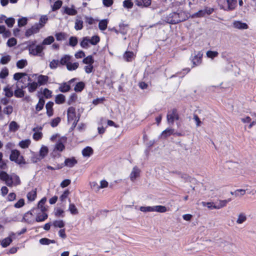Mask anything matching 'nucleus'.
<instances>
[{"label": "nucleus", "mask_w": 256, "mask_h": 256, "mask_svg": "<svg viewBox=\"0 0 256 256\" xmlns=\"http://www.w3.org/2000/svg\"><path fill=\"white\" fill-rule=\"evenodd\" d=\"M187 18L186 14L182 10H178L176 12H172L166 16H164V20L166 22L172 24L185 21Z\"/></svg>", "instance_id": "nucleus-1"}, {"label": "nucleus", "mask_w": 256, "mask_h": 256, "mask_svg": "<svg viewBox=\"0 0 256 256\" xmlns=\"http://www.w3.org/2000/svg\"><path fill=\"white\" fill-rule=\"evenodd\" d=\"M230 201L228 200H220L216 202L217 208H220L226 206V204Z\"/></svg>", "instance_id": "nucleus-60"}, {"label": "nucleus", "mask_w": 256, "mask_h": 256, "mask_svg": "<svg viewBox=\"0 0 256 256\" xmlns=\"http://www.w3.org/2000/svg\"><path fill=\"white\" fill-rule=\"evenodd\" d=\"M40 243L42 245H48L50 244L56 243V241L54 240H51L47 238H42L40 239Z\"/></svg>", "instance_id": "nucleus-34"}, {"label": "nucleus", "mask_w": 256, "mask_h": 256, "mask_svg": "<svg viewBox=\"0 0 256 256\" xmlns=\"http://www.w3.org/2000/svg\"><path fill=\"white\" fill-rule=\"evenodd\" d=\"M108 25V21L106 20H100L98 24L99 28L102 30H106Z\"/></svg>", "instance_id": "nucleus-42"}, {"label": "nucleus", "mask_w": 256, "mask_h": 256, "mask_svg": "<svg viewBox=\"0 0 256 256\" xmlns=\"http://www.w3.org/2000/svg\"><path fill=\"white\" fill-rule=\"evenodd\" d=\"M167 120L169 124H174V120H178L179 116L175 108L169 110L167 114Z\"/></svg>", "instance_id": "nucleus-5"}, {"label": "nucleus", "mask_w": 256, "mask_h": 256, "mask_svg": "<svg viewBox=\"0 0 256 256\" xmlns=\"http://www.w3.org/2000/svg\"><path fill=\"white\" fill-rule=\"evenodd\" d=\"M38 86V83L36 82H28V91L30 92H34Z\"/></svg>", "instance_id": "nucleus-27"}, {"label": "nucleus", "mask_w": 256, "mask_h": 256, "mask_svg": "<svg viewBox=\"0 0 256 256\" xmlns=\"http://www.w3.org/2000/svg\"><path fill=\"white\" fill-rule=\"evenodd\" d=\"M90 38L88 36L83 38L80 43V46L84 48H87L89 46Z\"/></svg>", "instance_id": "nucleus-25"}, {"label": "nucleus", "mask_w": 256, "mask_h": 256, "mask_svg": "<svg viewBox=\"0 0 256 256\" xmlns=\"http://www.w3.org/2000/svg\"><path fill=\"white\" fill-rule=\"evenodd\" d=\"M27 86L28 85L19 86L18 84H16V89L14 92V96L18 98H23L25 94V92L23 90V89L26 88Z\"/></svg>", "instance_id": "nucleus-8"}, {"label": "nucleus", "mask_w": 256, "mask_h": 256, "mask_svg": "<svg viewBox=\"0 0 256 256\" xmlns=\"http://www.w3.org/2000/svg\"><path fill=\"white\" fill-rule=\"evenodd\" d=\"M52 225L55 228H62L64 226V222L62 220H56L53 222Z\"/></svg>", "instance_id": "nucleus-36"}, {"label": "nucleus", "mask_w": 256, "mask_h": 256, "mask_svg": "<svg viewBox=\"0 0 256 256\" xmlns=\"http://www.w3.org/2000/svg\"><path fill=\"white\" fill-rule=\"evenodd\" d=\"M28 19L26 18H22L18 20V26L22 27L27 24Z\"/></svg>", "instance_id": "nucleus-62"}, {"label": "nucleus", "mask_w": 256, "mask_h": 256, "mask_svg": "<svg viewBox=\"0 0 256 256\" xmlns=\"http://www.w3.org/2000/svg\"><path fill=\"white\" fill-rule=\"evenodd\" d=\"M19 127L18 124L14 121H12L9 124V130L11 132H16L19 128Z\"/></svg>", "instance_id": "nucleus-30"}, {"label": "nucleus", "mask_w": 256, "mask_h": 256, "mask_svg": "<svg viewBox=\"0 0 256 256\" xmlns=\"http://www.w3.org/2000/svg\"><path fill=\"white\" fill-rule=\"evenodd\" d=\"M85 84L84 82H80L77 83L74 88V90L76 92H80L84 88Z\"/></svg>", "instance_id": "nucleus-33"}, {"label": "nucleus", "mask_w": 256, "mask_h": 256, "mask_svg": "<svg viewBox=\"0 0 256 256\" xmlns=\"http://www.w3.org/2000/svg\"><path fill=\"white\" fill-rule=\"evenodd\" d=\"M53 106L54 102H48L46 105V114L49 117H50L53 115Z\"/></svg>", "instance_id": "nucleus-15"}, {"label": "nucleus", "mask_w": 256, "mask_h": 256, "mask_svg": "<svg viewBox=\"0 0 256 256\" xmlns=\"http://www.w3.org/2000/svg\"><path fill=\"white\" fill-rule=\"evenodd\" d=\"M64 146L61 141H58L56 144L55 149L58 151L62 152L64 149Z\"/></svg>", "instance_id": "nucleus-56"}, {"label": "nucleus", "mask_w": 256, "mask_h": 256, "mask_svg": "<svg viewBox=\"0 0 256 256\" xmlns=\"http://www.w3.org/2000/svg\"><path fill=\"white\" fill-rule=\"evenodd\" d=\"M65 96L62 94H58L56 96L55 102L57 104H62L65 102Z\"/></svg>", "instance_id": "nucleus-24"}, {"label": "nucleus", "mask_w": 256, "mask_h": 256, "mask_svg": "<svg viewBox=\"0 0 256 256\" xmlns=\"http://www.w3.org/2000/svg\"><path fill=\"white\" fill-rule=\"evenodd\" d=\"M48 148L46 146H42L40 150L39 156L42 159L44 158L48 153Z\"/></svg>", "instance_id": "nucleus-26"}, {"label": "nucleus", "mask_w": 256, "mask_h": 256, "mask_svg": "<svg viewBox=\"0 0 256 256\" xmlns=\"http://www.w3.org/2000/svg\"><path fill=\"white\" fill-rule=\"evenodd\" d=\"M100 40V37L98 36H94L91 38H90V43L92 45H96Z\"/></svg>", "instance_id": "nucleus-50"}, {"label": "nucleus", "mask_w": 256, "mask_h": 256, "mask_svg": "<svg viewBox=\"0 0 256 256\" xmlns=\"http://www.w3.org/2000/svg\"><path fill=\"white\" fill-rule=\"evenodd\" d=\"M133 2L131 0H125L123 2V6L127 8H132L133 6Z\"/></svg>", "instance_id": "nucleus-57"}, {"label": "nucleus", "mask_w": 256, "mask_h": 256, "mask_svg": "<svg viewBox=\"0 0 256 256\" xmlns=\"http://www.w3.org/2000/svg\"><path fill=\"white\" fill-rule=\"evenodd\" d=\"M74 6H72V8H69L68 6L64 7V13L69 16H75L77 14L78 12L76 10L73 8Z\"/></svg>", "instance_id": "nucleus-17"}, {"label": "nucleus", "mask_w": 256, "mask_h": 256, "mask_svg": "<svg viewBox=\"0 0 256 256\" xmlns=\"http://www.w3.org/2000/svg\"><path fill=\"white\" fill-rule=\"evenodd\" d=\"M11 60V57L9 55L3 56L0 58V62L2 64H7Z\"/></svg>", "instance_id": "nucleus-53"}, {"label": "nucleus", "mask_w": 256, "mask_h": 256, "mask_svg": "<svg viewBox=\"0 0 256 256\" xmlns=\"http://www.w3.org/2000/svg\"><path fill=\"white\" fill-rule=\"evenodd\" d=\"M241 121L244 124V128L245 130L250 129L252 126L256 124V120H252L250 116H246L241 118Z\"/></svg>", "instance_id": "nucleus-7"}, {"label": "nucleus", "mask_w": 256, "mask_h": 256, "mask_svg": "<svg viewBox=\"0 0 256 256\" xmlns=\"http://www.w3.org/2000/svg\"><path fill=\"white\" fill-rule=\"evenodd\" d=\"M16 40L14 38H12L8 39V40L7 42V45L9 47H12L16 44Z\"/></svg>", "instance_id": "nucleus-61"}, {"label": "nucleus", "mask_w": 256, "mask_h": 256, "mask_svg": "<svg viewBox=\"0 0 256 256\" xmlns=\"http://www.w3.org/2000/svg\"><path fill=\"white\" fill-rule=\"evenodd\" d=\"M3 154L0 152V169L5 170L7 168L6 162L2 160Z\"/></svg>", "instance_id": "nucleus-52"}, {"label": "nucleus", "mask_w": 256, "mask_h": 256, "mask_svg": "<svg viewBox=\"0 0 256 256\" xmlns=\"http://www.w3.org/2000/svg\"><path fill=\"white\" fill-rule=\"evenodd\" d=\"M20 152L18 150H12L10 156V160L11 161L14 162L16 163L17 162L18 158L20 157Z\"/></svg>", "instance_id": "nucleus-11"}, {"label": "nucleus", "mask_w": 256, "mask_h": 256, "mask_svg": "<svg viewBox=\"0 0 256 256\" xmlns=\"http://www.w3.org/2000/svg\"><path fill=\"white\" fill-rule=\"evenodd\" d=\"M140 170L137 167L134 166L130 174V180L134 182L138 177L140 176Z\"/></svg>", "instance_id": "nucleus-10"}, {"label": "nucleus", "mask_w": 256, "mask_h": 256, "mask_svg": "<svg viewBox=\"0 0 256 256\" xmlns=\"http://www.w3.org/2000/svg\"><path fill=\"white\" fill-rule=\"evenodd\" d=\"M77 98H78L77 95L75 93L72 94L70 95V96L68 101V105L72 104L73 102H75Z\"/></svg>", "instance_id": "nucleus-54"}, {"label": "nucleus", "mask_w": 256, "mask_h": 256, "mask_svg": "<svg viewBox=\"0 0 256 256\" xmlns=\"http://www.w3.org/2000/svg\"><path fill=\"white\" fill-rule=\"evenodd\" d=\"M66 34L64 32H58L55 34L56 39L58 41H60L66 39Z\"/></svg>", "instance_id": "nucleus-59"}, {"label": "nucleus", "mask_w": 256, "mask_h": 256, "mask_svg": "<svg viewBox=\"0 0 256 256\" xmlns=\"http://www.w3.org/2000/svg\"><path fill=\"white\" fill-rule=\"evenodd\" d=\"M70 89V84H68L66 82H64L60 85L59 87V90L62 92H68Z\"/></svg>", "instance_id": "nucleus-22"}, {"label": "nucleus", "mask_w": 256, "mask_h": 256, "mask_svg": "<svg viewBox=\"0 0 256 256\" xmlns=\"http://www.w3.org/2000/svg\"><path fill=\"white\" fill-rule=\"evenodd\" d=\"M78 42V38L76 36H70L69 38V45L74 47L77 45Z\"/></svg>", "instance_id": "nucleus-46"}, {"label": "nucleus", "mask_w": 256, "mask_h": 256, "mask_svg": "<svg viewBox=\"0 0 256 256\" xmlns=\"http://www.w3.org/2000/svg\"><path fill=\"white\" fill-rule=\"evenodd\" d=\"M202 56V54L200 52L194 56V58L192 60L194 66H197L201 63Z\"/></svg>", "instance_id": "nucleus-13"}, {"label": "nucleus", "mask_w": 256, "mask_h": 256, "mask_svg": "<svg viewBox=\"0 0 256 256\" xmlns=\"http://www.w3.org/2000/svg\"><path fill=\"white\" fill-rule=\"evenodd\" d=\"M36 196V191L35 190H32L27 194V198L28 200L32 202L34 201Z\"/></svg>", "instance_id": "nucleus-32"}, {"label": "nucleus", "mask_w": 256, "mask_h": 256, "mask_svg": "<svg viewBox=\"0 0 256 256\" xmlns=\"http://www.w3.org/2000/svg\"><path fill=\"white\" fill-rule=\"evenodd\" d=\"M12 240L11 238L8 237L4 239L1 242V245L3 248H6L12 242Z\"/></svg>", "instance_id": "nucleus-38"}, {"label": "nucleus", "mask_w": 256, "mask_h": 256, "mask_svg": "<svg viewBox=\"0 0 256 256\" xmlns=\"http://www.w3.org/2000/svg\"><path fill=\"white\" fill-rule=\"evenodd\" d=\"M136 4L140 6L148 7L151 4V0H136Z\"/></svg>", "instance_id": "nucleus-16"}, {"label": "nucleus", "mask_w": 256, "mask_h": 256, "mask_svg": "<svg viewBox=\"0 0 256 256\" xmlns=\"http://www.w3.org/2000/svg\"><path fill=\"white\" fill-rule=\"evenodd\" d=\"M60 120L61 119L60 117H57L55 118H54L50 122L51 126L53 128L56 127L60 122Z\"/></svg>", "instance_id": "nucleus-64"}, {"label": "nucleus", "mask_w": 256, "mask_h": 256, "mask_svg": "<svg viewBox=\"0 0 256 256\" xmlns=\"http://www.w3.org/2000/svg\"><path fill=\"white\" fill-rule=\"evenodd\" d=\"M0 179L4 182L9 187L13 186V174L9 175L4 171L0 172Z\"/></svg>", "instance_id": "nucleus-4"}, {"label": "nucleus", "mask_w": 256, "mask_h": 256, "mask_svg": "<svg viewBox=\"0 0 256 256\" xmlns=\"http://www.w3.org/2000/svg\"><path fill=\"white\" fill-rule=\"evenodd\" d=\"M35 42H32V44L28 46V48L29 50V53L33 56H40L44 47L43 46L38 44L34 47Z\"/></svg>", "instance_id": "nucleus-3"}, {"label": "nucleus", "mask_w": 256, "mask_h": 256, "mask_svg": "<svg viewBox=\"0 0 256 256\" xmlns=\"http://www.w3.org/2000/svg\"><path fill=\"white\" fill-rule=\"evenodd\" d=\"M68 210L72 214H78V210L74 204H70L69 205Z\"/></svg>", "instance_id": "nucleus-51"}, {"label": "nucleus", "mask_w": 256, "mask_h": 256, "mask_svg": "<svg viewBox=\"0 0 256 256\" xmlns=\"http://www.w3.org/2000/svg\"><path fill=\"white\" fill-rule=\"evenodd\" d=\"M70 58L71 56H70L66 54L60 58L59 62L62 65H66L67 66V64L70 62Z\"/></svg>", "instance_id": "nucleus-20"}, {"label": "nucleus", "mask_w": 256, "mask_h": 256, "mask_svg": "<svg viewBox=\"0 0 256 256\" xmlns=\"http://www.w3.org/2000/svg\"><path fill=\"white\" fill-rule=\"evenodd\" d=\"M54 40V38L52 36H49L46 38L42 42L41 45H48L52 43Z\"/></svg>", "instance_id": "nucleus-43"}, {"label": "nucleus", "mask_w": 256, "mask_h": 256, "mask_svg": "<svg viewBox=\"0 0 256 256\" xmlns=\"http://www.w3.org/2000/svg\"><path fill=\"white\" fill-rule=\"evenodd\" d=\"M28 76V74L26 72H16L14 75V79L17 82H19L22 77Z\"/></svg>", "instance_id": "nucleus-31"}, {"label": "nucleus", "mask_w": 256, "mask_h": 256, "mask_svg": "<svg viewBox=\"0 0 256 256\" xmlns=\"http://www.w3.org/2000/svg\"><path fill=\"white\" fill-rule=\"evenodd\" d=\"M84 22L82 20L81 17L80 16H77L76 21H75V24H74V28L76 30H81L82 29L84 26H83Z\"/></svg>", "instance_id": "nucleus-9"}, {"label": "nucleus", "mask_w": 256, "mask_h": 256, "mask_svg": "<svg viewBox=\"0 0 256 256\" xmlns=\"http://www.w3.org/2000/svg\"><path fill=\"white\" fill-rule=\"evenodd\" d=\"M93 150L90 146H86L82 150V154L84 157H89L93 154Z\"/></svg>", "instance_id": "nucleus-19"}, {"label": "nucleus", "mask_w": 256, "mask_h": 256, "mask_svg": "<svg viewBox=\"0 0 256 256\" xmlns=\"http://www.w3.org/2000/svg\"><path fill=\"white\" fill-rule=\"evenodd\" d=\"M134 56V54L133 52H126L124 54V58L127 62H130L132 61Z\"/></svg>", "instance_id": "nucleus-39"}, {"label": "nucleus", "mask_w": 256, "mask_h": 256, "mask_svg": "<svg viewBox=\"0 0 256 256\" xmlns=\"http://www.w3.org/2000/svg\"><path fill=\"white\" fill-rule=\"evenodd\" d=\"M5 92V96L7 98H11L14 95L13 92L11 90L10 88L8 87V86H6L4 89Z\"/></svg>", "instance_id": "nucleus-49"}, {"label": "nucleus", "mask_w": 256, "mask_h": 256, "mask_svg": "<svg viewBox=\"0 0 256 256\" xmlns=\"http://www.w3.org/2000/svg\"><path fill=\"white\" fill-rule=\"evenodd\" d=\"M48 216L46 213H43L42 214H38L36 218V222H41L44 221L48 218Z\"/></svg>", "instance_id": "nucleus-35"}, {"label": "nucleus", "mask_w": 256, "mask_h": 256, "mask_svg": "<svg viewBox=\"0 0 256 256\" xmlns=\"http://www.w3.org/2000/svg\"><path fill=\"white\" fill-rule=\"evenodd\" d=\"M42 128L40 127H36L33 128L32 131L34 132H35L33 134V138L34 140H38L42 138V134L41 132H38L37 131L38 130H42Z\"/></svg>", "instance_id": "nucleus-12"}, {"label": "nucleus", "mask_w": 256, "mask_h": 256, "mask_svg": "<svg viewBox=\"0 0 256 256\" xmlns=\"http://www.w3.org/2000/svg\"><path fill=\"white\" fill-rule=\"evenodd\" d=\"M21 183L20 178L19 176L13 174V186H16L18 185H20Z\"/></svg>", "instance_id": "nucleus-55"}, {"label": "nucleus", "mask_w": 256, "mask_h": 256, "mask_svg": "<svg viewBox=\"0 0 256 256\" xmlns=\"http://www.w3.org/2000/svg\"><path fill=\"white\" fill-rule=\"evenodd\" d=\"M27 64H28L27 60H24V59H22V60H20L16 62V66L18 68H23L26 66H27Z\"/></svg>", "instance_id": "nucleus-41"}, {"label": "nucleus", "mask_w": 256, "mask_h": 256, "mask_svg": "<svg viewBox=\"0 0 256 256\" xmlns=\"http://www.w3.org/2000/svg\"><path fill=\"white\" fill-rule=\"evenodd\" d=\"M5 22L8 27L12 28L15 22V20L12 18H9L5 20Z\"/></svg>", "instance_id": "nucleus-58"}, {"label": "nucleus", "mask_w": 256, "mask_h": 256, "mask_svg": "<svg viewBox=\"0 0 256 256\" xmlns=\"http://www.w3.org/2000/svg\"><path fill=\"white\" fill-rule=\"evenodd\" d=\"M119 33L123 35H125L127 34L128 30V25L127 24H124V23H120L119 24Z\"/></svg>", "instance_id": "nucleus-18"}, {"label": "nucleus", "mask_w": 256, "mask_h": 256, "mask_svg": "<svg viewBox=\"0 0 256 256\" xmlns=\"http://www.w3.org/2000/svg\"><path fill=\"white\" fill-rule=\"evenodd\" d=\"M48 77L47 76L40 75L38 77V84L40 86L45 84L48 81Z\"/></svg>", "instance_id": "nucleus-21"}, {"label": "nucleus", "mask_w": 256, "mask_h": 256, "mask_svg": "<svg viewBox=\"0 0 256 256\" xmlns=\"http://www.w3.org/2000/svg\"><path fill=\"white\" fill-rule=\"evenodd\" d=\"M76 164H77V160L74 157L66 158L64 161V165L70 168L73 167Z\"/></svg>", "instance_id": "nucleus-14"}, {"label": "nucleus", "mask_w": 256, "mask_h": 256, "mask_svg": "<svg viewBox=\"0 0 256 256\" xmlns=\"http://www.w3.org/2000/svg\"><path fill=\"white\" fill-rule=\"evenodd\" d=\"M237 4L236 0H219L218 4L222 9L232 10L235 8Z\"/></svg>", "instance_id": "nucleus-2"}, {"label": "nucleus", "mask_w": 256, "mask_h": 256, "mask_svg": "<svg viewBox=\"0 0 256 256\" xmlns=\"http://www.w3.org/2000/svg\"><path fill=\"white\" fill-rule=\"evenodd\" d=\"M82 62L85 64H92L94 62V60L92 56H88L83 59Z\"/></svg>", "instance_id": "nucleus-44"}, {"label": "nucleus", "mask_w": 256, "mask_h": 256, "mask_svg": "<svg viewBox=\"0 0 256 256\" xmlns=\"http://www.w3.org/2000/svg\"><path fill=\"white\" fill-rule=\"evenodd\" d=\"M30 144V141L29 140H22L19 143V146L23 148H26L28 147Z\"/></svg>", "instance_id": "nucleus-48"}, {"label": "nucleus", "mask_w": 256, "mask_h": 256, "mask_svg": "<svg viewBox=\"0 0 256 256\" xmlns=\"http://www.w3.org/2000/svg\"><path fill=\"white\" fill-rule=\"evenodd\" d=\"M41 24H36L32 26L30 28L28 29L25 33V36L26 37H29L34 34L38 33L40 28L42 27Z\"/></svg>", "instance_id": "nucleus-6"}, {"label": "nucleus", "mask_w": 256, "mask_h": 256, "mask_svg": "<svg viewBox=\"0 0 256 256\" xmlns=\"http://www.w3.org/2000/svg\"><path fill=\"white\" fill-rule=\"evenodd\" d=\"M44 103H45V100L43 98H40L38 102L36 104V110L38 112L44 108Z\"/></svg>", "instance_id": "nucleus-28"}, {"label": "nucleus", "mask_w": 256, "mask_h": 256, "mask_svg": "<svg viewBox=\"0 0 256 256\" xmlns=\"http://www.w3.org/2000/svg\"><path fill=\"white\" fill-rule=\"evenodd\" d=\"M154 212H164L166 211V208L165 206H153Z\"/></svg>", "instance_id": "nucleus-40"}, {"label": "nucleus", "mask_w": 256, "mask_h": 256, "mask_svg": "<svg viewBox=\"0 0 256 256\" xmlns=\"http://www.w3.org/2000/svg\"><path fill=\"white\" fill-rule=\"evenodd\" d=\"M218 53L216 51L208 50L206 52V56L208 58H214L218 56Z\"/></svg>", "instance_id": "nucleus-63"}, {"label": "nucleus", "mask_w": 256, "mask_h": 256, "mask_svg": "<svg viewBox=\"0 0 256 256\" xmlns=\"http://www.w3.org/2000/svg\"><path fill=\"white\" fill-rule=\"evenodd\" d=\"M62 0H56L52 6V11H56L58 10L62 6Z\"/></svg>", "instance_id": "nucleus-47"}, {"label": "nucleus", "mask_w": 256, "mask_h": 256, "mask_svg": "<svg viewBox=\"0 0 256 256\" xmlns=\"http://www.w3.org/2000/svg\"><path fill=\"white\" fill-rule=\"evenodd\" d=\"M206 15L205 9L200 10L192 15V18H202Z\"/></svg>", "instance_id": "nucleus-37"}, {"label": "nucleus", "mask_w": 256, "mask_h": 256, "mask_svg": "<svg viewBox=\"0 0 256 256\" xmlns=\"http://www.w3.org/2000/svg\"><path fill=\"white\" fill-rule=\"evenodd\" d=\"M79 64L78 62H74L73 64L69 62L67 64V69L68 70H76L78 67Z\"/></svg>", "instance_id": "nucleus-45"}, {"label": "nucleus", "mask_w": 256, "mask_h": 256, "mask_svg": "<svg viewBox=\"0 0 256 256\" xmlns=\"http://www.w3.org/2000/svg\"><path fill=\"white\" fill-rule=\"evenodd\" d=\"M174 132V130L172 128H166V130L162 132V136L164 138H166L167 137L172 134Z\"/></svg>", "instance_id": "nucleus-29"}, {"label": "nucleus", "mask_w": 256, "mask_h": 256, "mask_svg": "<svg viewBox=\"0 0 256 256\" xmlns=\"http://www.w3.org/2000/svg\"><path fill=\"white\" fill-rule=\"evenodd\" d=\"M202 204L204 206H207L210 210L212 209H220L219 208H217L216 202H202Z\"/></svg>", "instance_id": "nucleus-23"}]
</instances>
